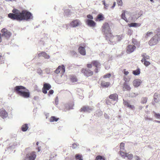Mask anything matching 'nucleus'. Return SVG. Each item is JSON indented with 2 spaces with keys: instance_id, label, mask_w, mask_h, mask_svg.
Instances as JSON below:
<instances>
[{
  "instance_id": "nucleus-47",
  "label": "nucleus",
  "mask_w": 160,
  "mask_h": 160,
  "mask_svg": "<svg viewBox=\"0 0 160 160\" xmlns=\"http://www.w3.org/2000/svg\"><path fill=\"white\" fill-rule=\"evenodd\" d=\"M111 76V74L110 73L107 74L103 76L104 78H109Z\"/></svg>"
},
{
  "instance_id": "nucleus-19",
  "label": "nucleus",
  "mask_w": 160,
  "mask_h": 160,
  "mask_svg": "<svg viewBox=\"0 0 160 160\" xmlns=\"http://www.w3.org/2000/svg\"><path fill=\"white\" fill-rule=\"evenodd\" d=\"M92 110V108L88 106H84L81 109V111L90 112Z\"/></svg>"
},
{
  "instance_id": "nucleus-44",
  "label": "nucleus",
  "mask_w": 160,
  "mask_h": 160,
  "mask_svg": "<svg viewBox=\"0 0 160 160\" xmlns=\"http://www.w3.org/2000/svg\"><path fill=\"white\" fill-rule=\"evenodd\" d=\"M117 2L119 6H122V2L121 0H117Z\"/></svg>"
},
{
  "instance_id": "nucleus-45",
  "label": "nucleus",
  "mask_w": 160,
  "mask_h": 160,
  "mask_svg": "<svg viewBox=\"0 0 160 160\" xmlns=\"http://www.w3.org/2000/svg\"><path fill=\"white\" fill-rule=\"evenodd\" d=\"M72 56H76L77 55V53L76 52L74 51H72L70 52Z\"/></svg>"
},
{
  "instance_id": "nucleus-58",
  "label": "nucleus",
  "mask_w": 160,
  "mask_h": 160,
  "mask_svg": "<svg viewBox=\"0 0 160 160\" xmlns=\"http://www.w3.org/2000/svg\"><path fill=\"white\" fill-rule=\"evenodd\" d=\"M132 31L129 30L128 31V34L131 35L132 34Z\"/></svg>"
},
{
  "instance_id": "nucleus-53",
  "label": "nucleus",
  "mask_w": 160,
  "mask_h": 160,
  "mask_svg": "<svg viewBox=\"0 0 160 160\" xmlns=\"http://www.w3.org/2000/svg\"><path fill=\"white\" fill-rule=\"evenodd\" d=\"M134 158L136 160H140V158L137 156H135L134 157Z\"/></svg>"
},
{
  "instance_id": "nucleus-29",
  "label": "nucleus",
  "mask_w": 160,
  "mask_h": 160,
  "mask_svg": "<svg viewBox=\"0 0 160 160\" xmlns=\"http://www.w3.org/2000/svg\"><path fill=\"white\" fill-rule=\"evenodd\" d=\"M28 128V125L27 124H25L23 125L22 127V130L23 132H25L27 130Z\"/></svg>"
},
{
  "instance_id": "nucleus-15",
  "label": "nucleus",
  "mask_w": 160,
  "mask_h": 160,
  "mask_svg": "<svg viewBox=\"0 0 160 160\" xmlns=\"http://www.w3.org/2000/svg\"><path fill=\"white\" fill-rule=\"evenodd\" d=\"M121 156L123 158H125V157H127L128 159L129 160H131L133 157L132 154L126 152L122 153H121Z\"/></svg>"
},
{
  "instance_id": "nucleus-20",
  "label": "nucleus",
  "mask_w": 160,
  "mask_h": 160,
  "mask_svg": "<svg viewBox=\"0 0 160 160\" xmlns=\"http://www.w3.org/2000/svg\"><path fill=\"white\" fill-rule=\"evenodd\" d=\"M131 89V87L128 83L126 82L124 83L123 87V91H130Z\"/></svg>"
},
{
  "instance_id": "nucleus-64",
  "label": "nucleus",
  "mask_w": 160,
  "mask_h": 160,
  "mask_svg": "<svg viewBox=\"0 0 160 160\" xmlns=\"http://www.w3.org/2000/svg\"><path fill=\"white\" fill-rule=\"evenodd\" d=\"M1 36H2V35H1V34H0V42H1L2 41Z\"/></svg>"
},
{
  "instance_id": "nucleus-21",
  "label": "nucleus",
  "mask_w": 160,
  "mask_h": 160,
  "mask_svg": "<svg viewBox=\"0 0 160 160\" xmlns=\"http://www.w3.org/2000/svg\"><path fill=\"white\" fill-rule=\"evenodd\" d=\"M79 52L82 55H85L86 54V50L84 47H80L78 48Z\"/></svg>"
},
{
  "instance_id": "nucleus-5",
  "label": "nucleus",
  "mask_w": 160,
  "mask_h": 160,
  "mask_svg": "<svg viewBox=\"0 0 160 160\" xmlns=\"http://www.w3.org/2000/svg\"><path fill=\"white\" fill-rule=\"evenodd\" d=\"M36 157V155L35 152H30L27 153L24 160H35Z\"/></svg>"
},
{
  "instance_id": "nucleus-13",
  "label": "nucleus",
  "mask_w": 160,
  "mask_h": 160,
  "mask_svg": "<svg viewBox=\"0 0 160 160\" xmlns=\"http://www.w3.org/2000/svg\"><path fill=\"white\" fill-rule=\"evenodd\" d=\"M61 71L63 73L65 72V68L63 65H62L61 66H59L55 71L54 72L55 73L58 74Z\"/></svg>"
},
{
  "instance_id": "nucleus-31",
  "label": "nucleus",
  "mask_w": 160,
  "mask_h": 160,
  "mask_svg": "<svg viewBox=\"0 0 160 160\" xmlns=\"http://www.w3.org/2000/svg\"><path fill=\"white\" fill-rule=\"evenodd\" d=\"M58 119L59 118H57L54 116H52L51 117L50 121V122H57Z\"/></svg>"
},
{
  "instance_id": "nucleus-18",
  "label": "nucleus",
  "mask_w": 160,
  "mask_h": 160,
  "mask_svg": "<svg viewBox=\"0 0 160 160\" xmlns=\"http://www.w3.org/2000/svg\"><path fill=\"white\" fill-rule=\"evenodd\" d=\"M86 22L88 25L90 27H94L96 25V23L92 20L87 19Z\"/></svg>"
},
{
  "instance_id": "nucleus-63",
  "label": "nucleus",
  "mask_w": 160,
  "mask_h": 160,
  "mask_svg": "<svg viewBox=\"0 0 160 160\" xmlns=\"http://www.w3.org/2000/svg\"><path fill=\"white\" fill-rule=\"evenodd\" d=\"M155 122L157 123H160V121H159L156 120Z\"/></svg>"
},
{
  "instance_id": "nucleus-16",
  "label": "nucleus",
  "mask_w": 160,
  "mask_h": 160,
  "mask_svg": "<svg viewBox=\"0 0 160 160\" xmlns=\"http://www.w3.org/2000/svg\"><path fill=\"white\" fill-rule=\"evenodd\" d=\"M141 83L142 81L141 80L137 79L133 81L132 84L134 87L137 88L139 86Z\"/></svg>"
},
{
  "instance_id": "nucleus-4",
  "label": "nucleus",
  "mask_w": 160,
  "mask_h": 160,
  "mask_svg": "<svg viewBox=\"0 0 160 160\" xmlns=\"http://www.w3.org/2000/svg\"><path fill=\"white\" fill-rule=\"evenodd\" d=\"M159 41H160V38H158V35H156L153 37L149 42V44L150 46H152L156 44Z\"/></svg>"
},
{
  "instance_id": "nucleus-41",
  "label": "nucleus",
  "mask_w": 160,
  "mask_h": 160,
  "mask_svg": "<svg viewBox=\"0 0 160 160\" xmlns=\"http://www.w3.org/2000/svg\"><path fill=\"white\" fill-rule=\"evenodd\" d=\"M152 32H147V33L145 36V37L147 38H148V37H149L151 36H152Z\"/></svg>"
},
{
  "instance_id": "nucleus-42",
  "label": "nucleus",
  "mask_w": 160,
  "mask_h": 160,
  "mask_svg": "<svg viewBox=\"0 0 160 160\" xmlns=\"http://www.w3.org/2000/svg\"><path fill=\"white\" fill-rule=\"evenodd\" d=\"M103 17L102 15L101 14H99L98 15V16L97 18H96V21H98V20L99 19V20H102Z\"/></svg>"
},
{
  "instance_id": "nucleus-26",
  "label": "nucleus",
  "mask_w": 160,
  "mask_h": 160,
  "mask_svg": "<svg viewBox=\"0 0 160 160\" xmlns=\"http://www.w3.org/2000/svg\"><path fill=\"white\" fill-rule=\"evenodd\" d=\"M124 145L125 144L123 142H122L120 143V153L121 155V153H125V152H124Z\"/></svg>"
},
{
  "instance_id": "nucleus-23",
  "label": "nucleus",
  "mask_w": 160,
  "mask_h": 160,
  "mask_svg": "<svg viewBox=\"0 0 160 160\" xmlns=\"http://www.w3.org/2000/svg\"><path fill=\"white\" fill-rule=\"evenodd\" d=\"M109 98L114 101H117L118 99V95L116 94H113L109 96Z\"/></svg>"
},
{
  "instance_id": "nucleus-35",
  "label": "nucleus",
  "mask_w": 160,
  "mask_h": 160,
  "mask_svg": "<svg viewBox=\"0 0 160 160\" xmlns=\"http://www.w3.org/2000/svg\"><path fill=\"white\" fill-rule=\"evenodd\" d=\"M71 80L72 82H75L77 81V79L75 76H72L71 78Z\"/></svg>"
},
{
  "instance_id": "nucleus-12",
  "label": "nucleus",
  "mask_w": 160,
  "mask_h": 160,
  "mask_svg": "<svg viewBox=\"0 0 160 160\" xmlns=\"http://www.w3.org/2000/svg\"><path fill=\"white\" fill-rule=\"evenodd\" d=\"M92 64L95 66L96 68L95 70V72L96 73L98 72V69L101 65L100 63L97 61H92Z\"/></svg>"
},
{
  "instance_id": "nucleus-28",
  "label": "nucleus",
  "mask_w": 160,
  "mask_h": 160,
  "mask_svg": "<svg viewBox=\"0 0 160 160\" xmlns=\"http://www.w3.org/2000/svg\"><path fill=\"white\" fill-rule=\"evenodd\" d=\"M110 84L109 82H106L104 81H102L101 83V85L102 87H108V86H110Z\"/></svg>"
},
{
  "instance_id": "nucleus-34",
  "label": "nucleus",
  "mask_w": 160,
  "mask_h": 160,
  "mask_svg": "<svg viewBox=\"0 0 160 160\" xmlns=\"http://www.w3.org/2000/svg\"><path fill=\"white\" fill-rule=\"evenodd\" d=\"M42 57H43L45 58L48 59L50 56H49L45 52H42Z\"/></svg>"
},
{
  "instance_id": "nucleus-51",
  "label": "nucleus",
  "mask_w": 160,
  "mask_h": 160,
  "mask_svg": "<svg viewBox=\"0 0 160 160\" xmlns=\"http://www.w3.org/2000/svg\"><path fill=\"white\" fill-rule=\"evenodd\" d=\"M68 107L67 108V109L69 110V109H72L73 105L71 104L70 105H68Z\"/></svg>"
},
{
  "instance_id": "nucleus-14",
  "label": "nucleus",
  "mask_w": 160,
  "mask_h": 160,
  "mask_svg": "<svg viewBox=\"0 0 160 160\" xmlns=\"http://www.w3.org/2000/svg\"><path fill=\"white\" fill-rule=\"evenodd\" d=\"M0 116L3 118H7L8 116L7 112L3 108L0 110Z\"/></svg>"
},
{
  "instance_id": "nucleus-6",
  "label": "nucleus",
  "mask_w": 160,
  "mask_h": 160,
  "mask_svg": "<svg viewBox=\"0 0 160 160\" xmlns=\"http://www.w3.org/2000/svg\"><path fill=\"white\" fill-rule=\"evenodd\" d=\"M2 37L6 38L7 39L11 35V33L5 28L2 29L1 31Z\"/></svg>"
},
{
  "instance_id": "nucleus-46",
  "label": "nucleus",
  "mask_w": 160,
  "mask_h": 160,
  "mask_svg": "<svg viewBox=\"0 0 160 160\" xmlns=\"http://www.w3.org/2000/svg\"><path fill=\"white\" fill-rule=\"evenodd\" d=\"M45 72L48 74H49L50 73V69L49 68H46L45 69Z\"/></svg>"
},
{
  "instance_id": "nucleus-25",
  "label": "nucleus",
  "mask_w": 160,
  "mask_h": 160,
  "mask_svg": "<svg viewBox=\"0 0 160 160\" xmlns=\"http://www.w3.org/2000/svg\"><path fill=\"white\" fill-rule=\"evenodd\" d=\"M142 56L143 58L141 61L142 63L144 61L146 60L147 59H150V57L147 55L146 53H143L142 54Z\"/></svg>"
},
{
  "instance_id": "nucleus-60",
  "label": "nucleus",
  "mask_w": 160,
  "mask_h": 160,
  "mask_svg": "<svg viewBox=\"0 0 160 160\" xmlns=\"http://www.w3.org/2000/svg\"><path fill=\"white\" fill-rule=\"evenodd\" d=\"M6 2H12L15 1V0H5Z\"/></svg>"
},
{
  "instance_id": "nucleus-9",
  "label": "nucleus",
  "mask_w": 160,
  "mask_h": 160,
  "mask_svg": "<svg viewBox=\"0 0 160 160\" xmlns=\"http://www.w3.org/2000/svg\"><path fill=\"white\" fill-rule=\"evenodd\" d=\"M82 72L83 73L84 75L87 77H89L93 74V72L88 69H82Z\"/></svg>"
},
{
  "instance_id": "nucleus-61",
  "label": "nucleus",
  "mask_w": 160,
  "mask_h": 160,
  "mask_svg": "<svg viewBox=\"0 0 160 160\" xmlns=\"http://www.w3.org/2000/svg\"><path fill=\"white\" fill-rule=\"evenodd\" d=\"M102 114V113L101 112H99V114L98 115V116H101Z\"/></svg>"
},
{
  "instance_id": "nucleus-55",
  "label": "nucleus",
  "mask_w": 160,
  "mask_h": 160,
  "mask_svg": "<svg viewBox=\"0 0 160 160\" xmlns=\"http://www.w3.org/2000/svg\"><path fill=\"white\" fill-rule=\"evenodd\" d=\"M53 91L52 90H50L49 92V93L50 94H52L53 93Z\"/></svg>"
},
{
  "instance_id": "nucleus-8",
  "label": "nucleus",
  "mask_w": 160,
  "mask_h": 160,
  "mask_svg": "<svg viewBox=\"0 0 160 160\" xmlns=\"http://www.w3.org/2000/svg\"><path fill=\"white\" fill-rule=\"evenodd\" d=\"M26 88L22 86H17L15 88V90L17 94L19 95Z\"/></svg>"
},
{
  "instance_id": "nucleus-62",
  "label": "nucleus",
  "mask_w": 160,
  "mask_h": 160,
  "mask_svg": "<svg viewBox=\"0 0 160 160\" xmlns=\"http://www.w3.org/2000/svg\"><path fill=\"white\" fill-rule=\"evenodd\" d=\"M115 4H116V3H115V2H114L113 3V5L112 6V8H114L115 7Z\"/></svg>"
},
{
  "instance_id": "nucleus-33",
  "label": "nucleus",
  "mask_w": 160,
  "mask_h": 160,
  "mask_svg": "<svg viewBox=\"0 0 160 160\" xmlns=\"http://www.w3.org/2000/svg\"><path fill=\"white\" fill-rule=\"evenodd\" d=\"M95 160H105V158L103 157L98 155L96 157Z\"/></svg>"
},
{
  "instance_id": "nucleus-30",
  "label": "nucleus",
  "mask_w": 160,
  "mask_h": 160,
  "mask_svg": "<svg viewBox=\"0 0 160 160\" xmlns=\"http://www.w3.org/2000/svg\"><path fill=\"white\" fill-rule=\"evenodd\" d=\"M154 102H159V98H158V95L157 94L155 93L154 94Z\"/></svg>"
},
{
  "instance_id": "nucleus-49",
  "label": "nucleus",
  "mask_w": 160,
  "mask_h": 160,
  "mask_svg": "<svg viewBox=\"0 0 160 160\" xmlns=\"http://www.w3.org/2000/svg\"><path fill=\"white\" fill-rule=\"evenodd\" d=\"M55 103L56 105H57L58 103V97H56L55 101Z\"/></svg>"
},
{
  "instance_id": "nucleus-22",
  "label": "nucleus",
  "mask_w": 160,
  "mask_h": 160,
  "mask_svg": "<svg viewBox=\"0 0 160 160\" xmlns=\"http://www.w3.org/2000/svg\"><path fill=\"white\" fill-rule=\"evenodd\" d=\"M124 104L128 107L129 108L133 109L134 108V106L129 104V103L127 101L123 100Z\"/></svg>"
},
{
  "instance_id": "nucleus-3",
  "label": "nucleus",
  "mask_w": 160,
  "mask_h": 160,
  "mask_svg": "<svg viewBox=\"0 0 160 160\" xmlns=\"http://www.w3.org/2000/svg\"><path fill=\"white\" fill-rule=\"evenodd\" d=\"M130 14V13L129 12L127 11H122L121 16L122 18L124 20L127 22H134L139 17V16H136L137 15L136 13H134L131 16H130L128 18V19L127 18Z\"/></svg>"
},
{
  "instance_id": "nucleus-10",
  "label": "nucleus",
  "mask_w": 160,
  "mask_h": 160,
  "mask_svg": "<svg viewBox=\"0 0 160 160\" xmlns=\"http://www.w3.org/2000/svg\"><path fill=\"white\" fill-rule=\"evenodd\" d=\"M19 95L23 98H27L29 97L30 93L29 91L25 89L20 93Z\"/></svg>"
},
{
  "instance_id": "nucleus-43",
  "label": "nucleus",
  "mask_w": 160,
  "mask_h": 160,
  "mask_svg": "<svg viewBox=\"0 0 160 160\" xmlns=\"http://www.w3.org/2000/svg\"><path fill=\"white\" fill-rule=\"evenodd\" d=\"M37 73L40 75H42V71L41 68H38L37 69Z\"/></svg>"
},
{
  "instance_id": "nucleus-39",
  "label": "nucleus",
  "mask_w": 160,
  "mask_h": 160,
  "mask_svg": "<svg viewBox=\"0 0 160 160\" xmlns=\"http://www.w3.org/2000/svg\"><path fill=\"white\" fill-rule=\"evenodd\" d=\"M76 159H79L82 158V155L79 154H76L75 156Z\"/></svg>"
},
{
  "instance_id": "nucleus-37",
  "label": "nucleus",
  "mask_w": 160,
  "mask_h": 160,
  "mask_svg": "<svg viewBox=\"0 0 160 160\" xmlns=\"http://www.w3.org/2000/svg\"><path fill=\"white\" fill-rule=\"evenodd\" d=\"M138 93H134L133 92H131L129 94V96L132 98H134L138 95Z\"/></svg>"
},
{
  "instance_id": "nucleus-7",
  "label": "nucleus",
  "mask_w": 160,
  "mask_h": 160,
  "mask_svg": "<svg viewBox=\"0 0 160 160\" xmlns=\"http://www.w3.org/2000/svg\"><path fill=\"white\" fill-rule=\"evenodd\" d=\"M82 24L81 22L78 19L74 20L70 23L69 25L72 28H76L80 26Z\"/></svg>"
},
{
  "instance_id": "nucleus-1",
  "label": "nucleus",
  "mask_w": 160,
  "mask_h": 160,
  "mask_svg": "<svg viewBox=\"0 0 160 160\" xmlns=\"http://www.w3.org/2000/svg\"><path fill=\"white\" fill-rule=\"evenodd\" d=\"M12 12L13 13H10L8 14L9 18L13 20L22 21L23 20H28L32 16L31 13L26 10L22 12L16 9H14Z\"/></svg>"
},
{
  "instance_id": "nucleus-56",
  "label": "nucleus",
  "mask_w": 160,
  "mask_h": 160,
  "mask_svg": "<svg viewBox=\"0 0 160 160\" xmlns=\"http://www.w3.org/2000/svg\"><path fill=\"white\" fill-rule=\"evenodd\" d=\"M87 66L88 68H91L92 67V65L91 64H88L87 65Z\"/></svg>"
},
{
  "instance_id": "nucleus-24",
  "label": "nucleus",
  "mask_w": 160,
  "mask_h": 160,
  "mask_svg": "<svg viewBox=\"0 0 160 160\" xmlns=\"http://www.w3.org/2000/svg\"><path fill=\"white\" fill-rule=\"evenodd\" d=\"M141 24L139 23H137L135 22L128 23V26L130 27H138L140 26Z\"/></svg>"
},
{
  "instance_id": "nucleus-2",
  "label": "nucleus",
  "mask_w": 160,
  "mask_h": 160,
  "mask_svg": "<svg viewBox=\"0 0 160 160\" xmlns=\"http://www.w3.org/2000/svg\"><path fill=\"white\" fill-rule=\"evenodd\" d=\"M102 31L106 37L107 40L110 42L116 43L118 41L122 39V36L119 35L114 36L111 32L110 29L109 24L107 23H105L103 25Z\"/></svg>"
},
{
  "instance_id": "nucleus-27",
  "label": "nucleus",
  "mask_w": 160,
  "mask_h": 160,
  "mask_svg": "<svg viewBox=\"0 0 160 160\" xmlns=\"http://www.w3.org/2000/svg\"><path fill=\"white\" fill-rule=\"evenodd\" d=\"M102 2L103 3V4L104 6V7L105 8H107L108 7L109 5H110V2L108 0L105 1V0H103L102 1Z\"/></svg>"
},
{
  "instance_id": "nucleus-48",
  "label": "nucleus",
  "mask_w": 160,
  "mask_h": 160,
  "mask_svg": "<svg viewBox=\"0 0 160 160\" xmlns=\"http://www.w3.org/2000/svg\"><path fill=\"white\" fill-rule=\"evenodd\" d=\"M154 113H155V116L157 118L160 119V114L158 113L157 114V113H155V112H154Z\"/></svg>"
},
{
  "instance_id": "nucleus-38",
  "label": "nucleus",
  "mask_w": 160,
  "mask_h": 160,
  "mask_svg": "<svg viewBox=\"0 0 160 160\" xmlns=\"http://www.w3.org/2000/svg\"><path fill=\"white\" fill-rule=\"evenodd\" d=\"M123 80L125 82L127 83V82H128L129 81L130 78H128V77L126 76H124L123 77Z\"/></svg>"
},
{
  "instance_id": "nucleus-50",
  "label": "nucleus",
  "mask_w": 160,
  "mask_h": 160,
  "mask_svg": "<svg viewBox=\"0 0 160 160\" xmlns=\"http://www.w3.org/2000/svg\"><path fill=\"white\" fill-rule=\"evenodd\" d=\"M87 17L88 18L90 19V20H92L93 19V17L90 15H88Z\"/></svg>"
},
{
  "instance_id": "nucleus-40",
  "label": "nucleus",
  "mask_w": 160,
  "mask_h": 160,
  "mask_svg": "<svg viewBox=\"0 0 160 160\" xmlns=\"http://www.w3.org/2000/svg\"><path fill=\"white\" fill-rule=\"evenodd\" d=\"M147 98L146 97L142 98V99L141 102L143 103H145L147 102Z\"/></svg>"
},
{
  "instance_id": "nucleus-52",
  "label": "nucleus",
  "mask_w": 160,
  "mask_h": 160,
  "mask_svg": "<svg viewBox=\"0 0 160 160\" xmlns=\"http://www.w3.org/2000/svg\"><path fill=\"white\" fill-rule=\"evenodd\" d=\"M77 144L76 143H74L72 145V148L74 149L77 147Z\"/></svg>"
},
{
  "instance_id": "nucleus-57",
  "label": "nucleus",
  "mask_w": 160,
  "mask_h": 160,
  "mask_svg": "<svg viewBox=\"0 0 160 160\" xmlns=\"http://www.w3.org/2000/svg\"><path fill=\"white\" fill-rule=\"evenodd\" d=\"M42 56V52L40 53H39L38 54V57H40Z\"/></svg>"
},
{
  "instance_id": "nucleus-54",
  "label": "nucleus",
  "mask_w": 160,
  "mask_h": 160,
  "mask_svg": "<svg viewBox=\"0 0 160 160\" xmlns=\"http://www.w3.org/2000/svg\"><path fill=\"white\" fill-rule=\"evenodd\" d=\"M123 73L126 76L128 74L129 72L128 71H125V70L123 72Z\"/></svg>"
},
{
  "instance_id": "nucleus-36",
  "label": "nucleus",
  "mask_w": 160,
  "mask_h": 160,
  "mask_svg": "<svg viewBox=\"0 0 160 160\" xmlns=\"http://www.w3.org/2000/svg\"><path fill=\"white\" fill-rule=\"evenodd\" d=\"M142 63L146 67H148L151 64L149 62L147 61V60L144 61Z\"/></svg>"
},
{
  "instance_id": "nucleus-17",
  "label": "nucleus",
  "mask_w": 160,
  "mask_h": 160,
  "mask_svg": "<svg viewBox=\"0 0 160 160\" xmlns=\"http://www.w3.org/2000/svg\"><path fill=\"white\" fill-rule=\"evenodd\" d=\"M136 47L134 45H129L127 48V52L128 53H131L133 52L136 49Z\"/></svg>"
},
{
  "instance_id": "nucleus-32",
  "label": "nucleus",
  "mask_w": 160,
  "mask_h": 160,
  "mask_svg": "<svg viewBox=\"0 0 160 160\" xmlns=\"http://www.w3.org/2000/svg\"><path fill=\"white\" fill-rule=\"evenodd\" d=\"M132 73L135 75H138L140 73V69H138L135 70L133 71Z\"/></svg>"
},
{
  "instance_id": "nucleus-11",
  "label": "nucleus",
  "mask_w": 160,
  "mask_h": 160,
  "mask_svg": "<svg viewBox=\"0 0 160 160\" xmlns=\"http://www.w3.org/2000/svg\"><path fill=\"white\" fill-rule=\"evenodd\" d=\"M51 88V86L48 83H45L44 84L43 87L42 88V92L44 94H46L47 91L49 90Z\"/></svg>"
},
{
  "instance_id": "nucleus-59",
  "label": "nucleus",
  "mask_w": 160,
  "mask_h": 160,
  "mask_svg": "<svg viewBox=\"0 0 160 160\" xmlns=\"http://www.w3.org/2000/svg\"><path fill=\"white\" fill-rule=\"evenodd\" d=\"M104 117L106 118H109V116L107 114H105Z\"/></svg>"
}]
</instances>
